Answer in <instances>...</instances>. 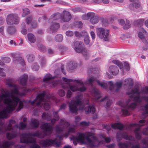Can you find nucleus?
Masks as SVG:
<instances>
[{"mask_svg": "<svg viewBox=\"0 0 148 148\" xmlns=\"http://www.w3.org/2000/svg\"><path fill=\"white\" fill-rule=\"evenodd\" d=\"M7 84L13 89L7 93L0 95V119L7 118L8 113L15 110L18 103V107L16 111H19L23 107V102L20 101L19 97L24 95L25 93H20L18 88L12 84L11 80H7Z\"/></svg>", "mask_w": 148, "mask_h": 148, "instance_id": "f257e3e1", "label": "nucleus"}, {"mask_svg": "<svg viewBox=\"0 0 148 148\" xmlns=\"http://www.w3.org/2000/svg\"><path fill=\"white\" fill-rule=\"evenodd\" d=\"M41 128L44 131L40 132L36 131L35 132L22 133L20 136V142L24 143H34L36 142V139L33 136L40 138H43L51 133L53 130V127L49 124L45 123L42 125Z\"/></svg>", "mask_w": 148, "mask_h": 148, "instance_id": "f03ea898", "label": "nucleus"}, {"mask_svg": "<svg viewBox=\"0 0 148 148\" xmlns=\"http://www.w3.org/2000/svg\"><path fill=\"white\" fill-rule=\"evenodd\" d=\"M92 136L93 133L90 132H86L84 134L78 133L77 136H72L70 139L73 141L74 145L77 144V142H79L83 144H88L92 147L97 146L101 143V142H99L95 137H93L92 140L89 138V137Z\"/></svg>", "mask_w": 148, "mask_h": 148, "instance_id": "7ed1b4c3", "label": "nucleus"}, {"mask_svg": "<svg viewBox=\"0 0 148 148\" xmlns=\"http://www.w3.org/2000/svg\"><path fill=\"white\" fill-rule=\"evenodd\" d=\"M141 93L148 94V86H146L142 89L140 91H139L138 88H134L131 92H127V94L130 95V98H133L134 100L137 102L140 103L143 99H144L147 103L148 104H146L144 108L143 112L142 114V118H145L147 116L148 114V96L140 97L139 95Z\"/></svg>", "mask_w": 148, "mask_h": 148, "instance_id": "20e7f679", "label": "nucleus"}, {"mask_svg": "<svg viewBox=\"0 0 148 148\" xmlns=\"http://www.w3.org/2000/svg\"><path fill=\"white\" fill-rule=\"evenodd\" d=\"M49 96L46 95L45 92L39 94L36 99L31 102L32 105L36 102V106L41 107L42 105V102H44V108L45 110H48L50 108L49 100L50 98Z\"/></svg>", "mask_w": 148, "mask_h": 148, "instance_id": "39448f33", "label": "nucleus"}, {"mask_svg": "<svg viewBox=\"0 0 148 148\" xmlns=\"http://www.w3.org/2000/svg\"><path fill=\"white\" fill-rule=\"evenodd\" d=\"M82 95L78 96L76 99L72 100L69 103L70 110L72 113H76L77 110V107L81 106L82 103Z\"/></svg>", "mask_w": 148, "mask_h": 148, "instance_id": "423d86ee", "label": "nucleus"}, {"mask_svg": "<svg viewBox=\"0 0 148 148\" xmlns=\"http://www.w3.org/2000/svg\"><path fill=\"white\" fill-rule=\"evenodd\" d=\"M131 100L128 99L126 102V105H123L122 108V112L123 115H128L130 114L129 111L134 109L136 107L137 104L133 102L129 104Z\"/></svg>", "mask_w": 148, "mask_h": 148, "instance_id": "0eeeda50", "label": "nucleus"}, {"mask_svg": "<svg viewBox=\"0 0 148 148\" xmlns=\"http://www.w3.org/2000/svg\"><path fill=\"white\" fill-rule=\"evenodd\" d=\"M97 36L100 39L103 38L105 41H107L109 39V31L108 30H106L103 28L101 27L96 29Z\"/></svg>", "mask_w": 148, "mask_h": 148, "instance_id": "6e6552de", "label": "nucleus"}, {"mask_svg": "<svg viewBox=\"0 0 148 148\" xmlns=\"http://www.w3.org/2000/svg\"><path fill=\"white\" fill-rule=\"evenodd\" d=\"M74 46L75 50L76 52L81 53L84 56L87 55V51L84 47L82 42L76 41L74 43Z\"/></svg>", "mask_w": 148, "mask_h": 148, "instance_id": "1a4fd4ad", "label": "nucleus"}, {"mask_svg": "<svg viewBox=\"0 0 148 148\" xmlns=\"http://www.w3.org/2000/svg\"><path fill=\"white\" fill-rule=\"evenodd\" d=\"M6 21L7 24L9 25L17 24L19 23V19L17 15L11 14L7 15Z\"/></svg>", "mask_w": 148, "mask_h": 148, "instance_id": "9d476101", "label": "nucleus"}, {"mask_svg": "<svg viewBox=\"0 0 148 148\" xmlns=\"http://www.w3.org/2000/svg\"><path fill=\"white\" fill-rule=\"evenodd\" d=\"M123 137L127 140L132 141H135V139L133 137L131 136H128L127 133L123 132L122 134L121 132H118L116 135L117 141L118 142L120 141L122 139Z\"/></svg>", "mask_w": 148, "mask_h": 148, "instance_id": "9b49d317", "label": "nucleus"}, {"mask_svg": "<svg viewBox=\"0 0 148 148\" xmlns=\"http://www.w3.org/2000/svg\"><path fill=\"white\" fill-rule=\"evenodd\" d=\"M11 55L13 58L14 62L16 63L17 62L18 63L20 64L23 67V69L22 70V71H24L25 69V64L24 60L22 57H16V53H12Z\"/></svg>", "mask_w": 148, "mask_h": 148, "instance_id": "f8f14e48", "label": "nucleus"}, {"mask_svg": "<svg viewBox=\"0 0 148 148\" xmlns=\"http://www.w3.org/2000/svg\"><path fill=\"white\" fill-rule=\"evenodd\" d=\"M69 125V124L64 120H61L60 123L58 125H57L56 127V130L57 132H62L63 129L66 128Z\"/></svg>", "mask_w": 148, "mask_h": 148, "instance_id": "ddd939ff", "label": "nucleus"}, {"mask_svg": "<svg viewBox=\"0 0 148 148\" xmlns=\"http://www.w3.org/2000/svg\"><path fill=\"white\" fill-rule=\"evenodd\" d=\"M61 18V21L63 22H67L70 21L72 18V16L70 13L66 10H64Z\"/></svg>", "mask_w": 148, "mask_h": 148, "instance_id": "4468645a", "label": "nucleus"}, {"mask_svg": "<svg viewBox=\"0 0 148 148\" xmlns=\"http://www.w3.org/2000/svg\"><path fill=\"white\" fill-rule=\"evenodd\" d=\"M143 125L136 124V123L131 124L130 125V127H137L138 128H136L135 130V134L136 138L137 139H140L141 138V133L139 131L140 127L143 126Z\"/></svg>", "mask_w": 148, "mask_h": 148, "instance_id": "2eb2a0df", "label": "nucleus"}, {"mask_svg": "<svg viewBox=\"0 0 148 148\" xmlns=\"http://www.w3.org/2000/svg\"><path fill=\"white\" fill-rule=\"evenodd\" d=\"M89 16H90V21L92 24H95L97 23L99 20V17L96 14L93 12H91Z\"/></svg>", "mask_w": 148, "mask_h": 148, "instance_id": "dca6fc26", "label": "nucleus"}, {"mask_svg": "<svg viewBox=\"0 0 148 148\" xmlns=\"http://www.w3.org/2000/svg\"><path fill=\"white\" fill-rule=\"evenodd\" d=\"M40 144L43 147H45L47 145H49L51 144L56 143V139L54 140L50 139H47L45 140H41L39 142Z\"/></svg>", "mask_w": 148, "mask_h": 148, "instance_id": "f3484780", "label": "nucleus"}, {"mask_svg": "<svg viewBox=\"0 0 148 148\" xmlns=\"http://www.w3.org/2000/svg\"><path fill=\"white\" fill-rule=\"evenodd\" d=\"M77 64L75 62L71 61L68 62L67 66V71L69 72H72L77 67Z\"/></svg>", "mask_w": 148, "mask_h": 148, "instance_id": "a211bd4d", "label": "nucleus"}, {"mask_svg": "<svg viewBox=\"0 0 148 148\" xmlns=\"http://www.w3.org/2000/svg\"><path fill=\"white\" fill-rule=\"evenodd\" d=\"M62 16V14L60 13L59 12L55 13L51 16L48 20V22L50 23L60 18L61 19Z\"/></svg>", "mask_w": 148, "mask_h": 148, "instance_id": "6ab92c4d", "label": "nucleus"}, {"mask_svg": "<svg viewBox=\"0 0 148 148\" xmlns=\"http://www.w3.org/2000/svg\"><path fill=\"white\" fill-rule=\"evenodd\" d=\"M52 24L50 25V29L52 33L56 32L60 27V25L58 23H53L51 22Z\"/></svg>", "mask_w": 148, "mask_h": 148, "instance_id": "aec40b11", "label": "nucleus"}, {"mask_svg": "<svg viewBox=\"0 0 148 148\" xmlns=\"http://www.w3.org/2000/svg\"><path fill=\"white\" fill-rule=\"evenodd\" d=\"M132 145V143L128 141L123 143H119L118 144V145L120 148H130Z\"/></svg>", "mask_w": 148, "mask_h": 148, "instance_id": "412c9836", "label": "nucleus"}, {"mask_svg": "<svg viewBox=\"0 0 148 148\" xmlns=\"http://www.w3.org/2000/svg\"><path fill=\"white\" fill-rule=\"evenodd\" d=\"M140 6V4L138 0H135L133 3H131L129 5V8L130 10H134L135 8L137 9L139 8Z\"/></svg>", "mask_w": 148, "mask_h": 148, "instance_id": "4be33fe9", "label": "nucleus"}, {"mask_svg": "<svg viewBox=\"0 0 148 148\" xmlns=\"http://www.w3.org/2000/svg\"><path fill=\"white\" fill-rule=\"evenodd\" d=\"M108 70L109 72L112 74H118L119 72V69L115 66H110Z\"/></svg>", "mask_w": 148, "mask_h": 148, "instance_id": "5701e85b", "label": "nucleus"}, {"mask_svg": "<svg viewBox=\"0 0 148 148\" xmlns=\"http://www.w3.org/2000/svg\"><path fill=\"white\" fill-rule=\"evenodd\" d=\"M106 101V103L105 105V107L107 108L110 107L112 103V100H110L109 99V97L108 96H106L103 98L102 99L100 100V101Z\"/></svg>", "mask_w": 148, "mask_h": 148, "instance_id": "b1692460", "label": "nucleus"}, {"mask_svg": "<svg viewBox=\"0 0 148 148\" xmlns=\"http://www.w3.org/2000/svg\"><path fill=\"white\" fill-rule=\"evenodd\" d=\"M111 127L114 129L118 128L120 130H124V126L120 123H115L111 125Z\"/></svg>", "mask_w": 148, "mask_h": 148, "instance_id": "393cba45", "label": "nucleus"}, {"mask_svg": "<svg viewBox=\"0 0 148 148\" xmlns=\"http://www.w3.org/2000/svg\"><path fill=\"white\" fill-rule=\"evenodd\" d=\"M39 121L38 120L35 119H32L31 120V125L33 128H37L39 125Z\"/></svg>", "mask_w": 148, "mask_h": 148, "instance_id": "a878e982", "label": "nucleus"}, {"mask_svg": "<svg viewBox=\"0 0 148 148\" xmlns=\"http://www.w3.org/2000/svg\"><path fill=\"white\" fill-rule=\"evenodd\" d=\"M85 110L86 114L89 113L94 114L95 112V108L92 106H88L86 107L85 108Z\"/></svg>", "mask_w": 148, "mask_h": 148, "instance_id": "bb28decb", "label": "nucleus"}, {"mask_svg": "<svg viewBox=\"0 0 148 148\" xmlns=\"http://www.w3.org/2000/svg\"><path fill=\"white\" fill-rule=\"evenodd\" d=\"M113 64H116L120 68V69L123 71L124 67L122 63L118 60H114L112 61Z\"/></svg>", "mask_w": 148, "mask_h": 148, "instance_id": "cd10ccee", "label": "nucleus"}, {"mask_svg": "<svg viewBox=\"0 0 148 148\" xmlns=\"http://www.w3.org/2000/svg\"><path fill=\"white\" fill-rule=\"evenodd\" d=\"M62 73L63 74H66L65 71L64 69V65H62L60 68H58L54 71V74H60Z\"/></svg>", "mask_w": 148, "mask_h": 148, "instance_id": "c85d7f7f", "label": "nucleus"}, {"mask_svg": "<svg viewBox=\"0 0 148 148\" xmlns=\"http://www.w3.org/2000/svg\"><path fill=\"white\" fill-rule=\"evenodd\" d=\"M75 131V126H71L69 128L68 132L64 134V135L66 138H67L70 134L74 133Z\"/></svg>", "mask_w": 148, "mask_h": 148, "instance_id": "c756f323", "label": "nucleus"}, {"mask_svg": "<svg viewBox=\"0 0 148 148\" xmlns=\"http://www.w3.org/2000/svg\"><path fill=\"white\" fill-rule=\"evenodd\" d=\"M55 78V77H51L50 75H46L43 79V81L45 83H47L52 81Z\"/></svg>", "mask_w": 148, "mask_h": 148, "instance_id": "7c9ffc66", "label": "nucleus"}, {"mask_svg": "<svg viewBox=\"0 0 148 148\" xmlns=\"http://www.w3.org/2000/svg\"><path fill=\"white\" fill-rule=\"evenodd\" d=\"M58 111L53 112V118L51 121V123L52 124L54 123L56 121L58 120L59 119V117L58 115Z\"/></svg>", "mask_w": 148, "mask_h": 148, "instance_id": "2f4dec72", "label": "nucleus"}, {"mask_svg": "<svg viewBox=\"0 0 148 148\" xmlns=\"http://www.w3.org/2000/svg\"><path fill=\"white\" fill-rule=\"evenodd\" d=\"M27 38L31 42L34 43L36 41V38L35 36L31 33L28 34Z\"/></svg>", "mask_w": 148, "mask_h": 148, "instance_id": "473e14b6", "label": "nucleus"}, {"mask_svg": "<svg viewBox=\"0 0 148 148\" xmlns=\"http://www.w3.org/2000/svg\"><path fill=\"white\" fill-rule=\"evenodd\" d=\"M51 114H46L45 113H44L42 114V118L44 120H47L48 121H49L51 119Z\"/></svg>", "mask_w": 148, "mask_h": 148, "instance_id": "72a5a7b5", "label": "nucleus"}, {"mask_svg": "<svg viewBox=\"0 0 148 148\" xmlns=\"http://www.w3.org/2000/svg\"><path fill=\"white\" fill-rule=\"evenodd\" d=\"M142 32H140L138 35V37L141 39L144 38L145 37L144 35H146L147 33L146 31L143 29H142Z\"/></svg>", "mask_w": 148, "mask_h": 148, "instance_id": "f704fd0d", "label": "nucleus"}, {"mask_svg": "<svg viewBox=\"0 0 148 148\" xmlns=\"http://www.w3.org/2000/svg\"><path fill=\"white\" fill-rule=\"evenodd\" d=\"M97 82L98 84L101 86V87L105 89H107L108 88V84L107 83L105 82H100L98 80H97Z\"/></svg>", "mask_w": 148, "mask_h": 148, "instance_id": "c9c22d12", "label": "nucleus"}, {"mask_svg": "<svg viewBox=\"0 0 148 148\" xmlns=\"http://www.w3.org/2000/svg\"><path fill=\"white\" fill-rule=\"evenodd\" d=\"M16 29L15 28L12 26L9 27L7 29V32L9 34H12L15 32Z\"/></svg>", "mask_w": 148, "mask_h": 148, "instance_id": "e433bc0d", "label": "nucleus"}, {"mask_svg": "<svg viewBox=\"0 0 148 148\" xmlns=\"http://www.w3.org/2000/svg\"><path fill=\"white\" fill-rule=\"evenodd\" d=\"M27 58L28 62H32L34 59V56L32 54H29L27 55Z\"/></svg>", "mask_w": 148, "mask_h": 148, "instance_id": "4c0bfd02", "label": "nucleus"}, {"mask_svg": "<svg viewBox=\"0 0 148 148\" xmlns=\"http://www.w3.org/2000/svg\"><path fill=\"white\" fill-rule=\"evenodd\" d=\"M126 84L129 85V86L132 87L133 85V82L132 79L131 78L127 79L125 81Z\"/></svg>", "mask_w": 148, "mask_h": 148, "instance_id": "58836bf2", "label": "nucleus"}, {"mask_svg": "<svg viewBox=\"0 0 148 148\" xmlns=\"http://www.w3.org/2000/svg\"><path fill=\"white\" fill-rule=\"evenodd\" d=\"M77 82L79 84L82 86V87L79 88V90L80 91L83 92L85 91L86 90V88L85 86L83 85V82L79 80L77 81Z\"/></svg>", "mask_w": 148, "mask_h": 148, "instance_id": "ea45409f", "label": "nucleus"}, {"mask_svg": "<svg viewBox=\"0 0 148 148\" xmlns=\"http://www.w3.org/2000/svg\"><path fill=\"white\" fill-rule=\"evenodd\" d=\"M63 40V36L61 34H58L55 37V40L58 42H61Z\"/></svg>", "mask_w": 148, "mask_h": 148, "instance_id": "a19ab883", "label": "nucleus"}, {"mask_svg": "<svg viewBox=\"0 0 148 148\" xmlns=\"http://www.w3.org/2000/svg\"><path fill=\"white\" fill-rule=\"evenodd\" d=\"M30 11L27 8H25L23 9V13L22 14V17H24L25 16L30 14Z\"/></svg>", "mask_w": 148, "mask_h": 148, "instance_id": "79ce46f5", "label": "nucleus"}, {"mask_svg": "<svg viewBox=\"0 0 148 148\" xmlns=\"http://www.w3.org/2000/svg\"><path fill=\"white\" fill-rule=\"evenodd\" d=\"M32 69L35 71H37L39 69V66L37 63H34L33 64L32 66Z\"/></svg>", "mask_w": 148, "mask_h": 148, "instance_id": "37998d69", "label": "nucleus"}, {"mask_svg": "<svg viewBox=\"0 0 148 148\" xmlns=\"http://www.w3.org/2000/svg\"><path fill=\"white\" fill-rule=\"evenodd\" d=\"M69 88L71 91L74 92L79 90V88L78 87V86L77 85H72L69 86Z\"/></svg>", "mask_w": 148, "mask_h": 148, "instance_id": "c03bdc74", "label": "nucleus"}, {"mask_svg": "<svg viewBox=\"0 0 148 148\" xmlns=\"http://www.w3.org/2000/svg\"><path fill=\"white\" fill-rule=\"evenodd\" d=\"M27 77L26 75L23 78L20 79V82L21 84L23 86L26 85L27 82Z\"/></svg>", "mask_w": 148, "mask_h": 148, "instance_id": "a18cd8bd", "label": "nucleus"}, {"mask_svg": "<svg viewBox=\"0 0 148 148\" xmlns=\"http://www.w3.org/2000/svg\"><path fill=\"white\" fill-rule=\"evenodd\" d=\"M108 84L109 89L110 90H114L115 84L114 85L112 81H109L108 82Z\"/></svg>", "mask_w": 148, "mask_h": 148, "instance_id": "49530a36", "label": "nucleus"}, {"mask_svg": "<svg viewBox=\"0 0 148 148\" xmlns=\"http://www.w3.org/2000/svg\"><path fill=\"white\" fill-rule=\"evenodd\" d=\"M39 50L40 51L45 52L46 51V48L42 45L39 44L38 45Z\"/></svg>", "mask_w": 148, "mask_h": 148, "instance_id": "de8ad7c7", "label": "nucleus"}, {"mask_svg": "<svg viewBox=\"0 0 148 148\" xmlns=\"http://www.w3.org/2000/svg\"><path fill=\"white\" fill-rule=\"evenodd\" d=\"M122 85V83L121 82H117L115 84V86L116 87V90L118 91L121 87Z\"/></svg>", "mask_w": 148, "mask_h": 148, "instance_id": "09e8293b", "label": "nucleus"}, {"mask_svg": "<svg viewBox=\"0 0 148 148\" xmlns=\"http://www.w3.org/2000/svg\"><path fill=\"white\" fill-rule=\"evenodd\" d=\"M131 26L130 22L129 21H127L125 25L123 27V29L125 30H126L129 28Z\"/></svg>", "mask_w": 148, "mask_h": 148, "instance_id": "8fccbe9b", "label": "nucleus"}, {"mask_svg": "<svg viewBox=\"0 0 148 148\" xmlns=\"http://www.w3.org/2000/svg\"><path fill=\"white\" fill-rule=\"evenodd\" d=\"M95 81V79L94 78H90L88 79L86 82V84L92 85V84Z\"/></svg>", "mask_w": 148, "mask_h": 148, "instance_id": "3c124183", "label": "nucleus"}, {"mask_svg": "<svg viewBox=\"0 0 148 148\" xmlns=\"http://www.w3.org/2000/svg\"><path fill=\"white\" fill-rule=\"evenodd\" d=\"M91 12H88L87 14V15L84 14L82 16V18L83 20H87L90 18V16H89Z\"/></svg>", "mask_w": 148, "mask_h": 148, "instance_id": "603ef678", "label": "nucleus"}, {"mask_svg": "<svg viewBox=\"0 0 148 148\" xmlns=\"http://www.w3.org/2000/svg\"><path fill=\"white\" fill-rule=\"evenodd\" d=\"M32 20V16H30L27 17L26 19V21L27 23L29 24L31 23Z\"/></svg>", "mask_w": 148, "mask_h": 148, "instance_id": "864d4df0", "label": "nucleus"}, {"mask_svg": "<svg viewBox=\"0 0 148 148\" xmlns=\"http://www.w3.org/2000/svg\"><path fill=\"white\" fill-rule=\"evenodd\" d=\"M58 94L60 97H63L65 95V92L63 90L60 89L58 91Z\"/></svg>", "mask_w": 148, "mask_h": 148, "instance_id": "5fc2aeb1", "label": "nucleus"}, {"mask_svg": "<svg viewBox=\"0 0 148 148\" xmlns=\"http://www.w3.org/2000/svg\"><path fill=\"white\" fill-rule=\"evenodd\" d=\"M144 20L143 19H140L137 20L136 22L138 23V26H141L143 25L144 23Z\"/></svg>", "mask_w": 148, "mask_h": 148, "instance_id": "6e6d98bb", "label": "nucleus"}, {"mask_svg": "<svg viewBox=\"0 0 148 148\" xmlns=\"http://www.w3.org/2000/svg\"><path fill=\"white\" fill-rule=\"evenodd\" d=\"M89 123L85 121H82L80 123V125L82 127L88 126L89 125Z\"/></svg>", "mask_w": 148, "mask_h": 148, "instance_id": "4d7b16f0", "label": "nucleus"}, {"mask_svg": "<svg viewBox=\"0 0 148 148\" xmlns=\"http://www.w3.org/2000/svg\"><path fill=\"white\" fill-rule=\"evenodd\" d=\"M124 70L128 71L130 69V66L128 63L126 62H125L124 63Z\"/></svg>", "mask_w": 148, "mask_h": 148, "instance_id": "13d9d810", "label": "nucleus"}, {"mask_svg": "<svg viewBox=\"0 0 148 148\" xmlns=\"http://www.w3.org/2000/svg\"><path fill=\"white\" fill-rule=\"evenodd\" d=\"M84 41L85 44L88 45L90 41L89 36L84 37Z\"/></svg>", "mask_w": 148, "mask_h": 148, "instance_id": "bf43d9fd", "label": "nucleus"}, {"mask_svg": "<svg viewBox=\"0 0 148 148\" xmlns=\"http://www.w3.org/2000/svg\"><path fill=\"white\" fill-rule=\"evenodd\" d=\"M66 34L68 36H72L73 35L74 33L72 31H68L66 32Z\"/></svg>", "mask_w": 148, "mask_h": 148, "instance_id": "052dcab7", "label": "nucleus"}, {"mask_svg": "<svg viewBox=\"0 0 148 148\" xmlns=\"http://www.w3.org/2000/svg\"><path fill=\"white\" fill-rule=\"evenodd\" d=\"M3 62L4 63H8L10 62L11 61V59L8 57H5L3 59Z\"/></svg>", "mask_w": 148, "mask_h": 148, "instance_id": "680f3d73", "label": "nucleus"}, {"mask_svg": "<svg viewBox=\"0 0 148 148\" xmlns=\"http://www.w3.org/2000/svg\"><path fill=\"white\" fill-rule=\"evenodd\" d=\"M46 64V62L44 58H42L41 59V61L40 62V64L41 66H44Z\"/></svg>", "mask_w": 148, "mask_h": 148, "instance_id": "e2e57ef3", "label": "nucleus"}, {"mask_svg": "<svg viewBox=\"0 0 148 148\" xmlns=\"http://www.w3.org/2000/svg\"><path fill=\"white\" fill-rule=\"evenodd\" d=\"M103 138L105 140L106 143H109L111 140L110 139L109 137H106L105 136L103 135L102 136Z\"/></svg>", "mask_w": 148, "mask_h": 148, "instance_id": "0e129e2a", "label": "nucleus"}, {"mask_svg": "<svg viewBox=\"0 0 148 148\" xmlns=\"http://www.w3.org/2000/svg\"><path fill=\"white\" fill-rule=\"evenodd\" d=\"M142 143L147 147H148V139L143 140H142Z\"/></svg>", "mask_w": 148, "mask_h": 148, "instance_id": "69168bd1", "label": "nucleus"}, {"mask_svg": "<svg viewBox=\"0 0 148 148\" xmlns=\"http://www.w3.org/2000/svg\"><path fill=\"white\" fill-rule=\"evenodd\" d=\"M81 36L82 37H84L87 36H88V33L85 31H82L81 32Z\"/></svg>", "mask_w": 148, "mask_h": 148, "instance_id": "338daca9", "label": "nucleus"}, {"mask_svg": "<svg viewBox=\"0 0 148 148\" xmlns=\"http://www.w3.org/2000/svg\"><path fill=\"white\" fill-rule=\"evenodd\" d=\"M130 148H140V144L138 143L136 145H133L132 143V145L131 146Z\"/></svg>", "mask_w": 148, "mask_h": 148, "instance_id": "774afa93", "label": "nucleus"}]
</instances>
